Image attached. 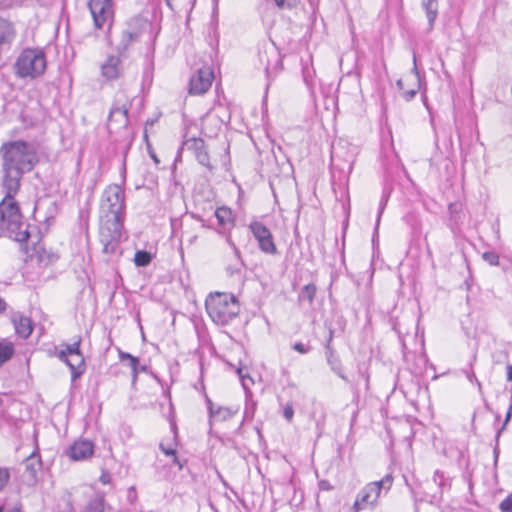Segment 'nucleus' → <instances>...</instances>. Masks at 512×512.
Masks as SVG:
<instances>
[{"label":"nucleus","instance_id":"40","mask_svg":"<svg viewBox=\"0 0 512 512\" xmlns=\"http://www.w3.org/2000/svg\"><path fill=\"white\" fill-rule=\"evenodd\" d=\"M510 417H511V410L509 409V411L507 412V415H506V417H505V421H504V423H503L502 427L497 431V434H496V439H497V440H498V438H499V436H500L501 432L504 430V428H505L506 424L509 422Z\"/></svg>","mask_w":512,"mask_h":512},{"label":"nucleus","instance_id":"55","mask_svg":"<svg viewBox=\"0 0 512 512\" xmlns=\"http://www.w3.org/2000/svg\"><path fill=\"white\" fill-rule=\"evenodd\" d=\"M3 508L0 506V512H2Z\"/></svg>","mask_w":512,"mask_h":512},{"label":"nucleus","instance_id":"41","mask_svg":"<svg viewBox=\"0 0 512 512\" xmlns=\"http://www.w3.org/2000/svg\"><path fill=\"white\" fill-rule=\"evenodd\" d=\"M226 241L227 243L230 245V247L234 250V253L237 257H240V251L239 249L236 247V245L234 244V242L232 241L231 237L230 236H227L226 238Z\"/></svg>","mask_w":512,"mask_h":512},{"label":"nucleus","instance_id":"15","mask_svg":"<svg viewBox=\"0 0 512 512\" xmlns=\"http://www.w3.org/2000/svg\"><path fill=\"white\" fill-rule=\"evenodd\" d=\"M94 452V444L86 439L75 441L68 449L67 455L74 461L90 458Z\"/></svg>","mask_w":512,"mask_h":512},{"label":"nucleus","instance_id":"16","mask_svg":"<svg viewBox=\"0 0 512 512\" xmlns=\"http://www.w3.org/2000/svg\"><path fill=\"white\" fill-rule=\"evenodd\" d=\"M123 73V66L119 56L110 55L101 65V74L106 80L118 79Z\"/></svg>","mask_w":512,"mask_h":512},{"label":"nucleus","instance_id":"44","mask_svg":"<svg viewBox=\"0 0 512 512\" xmlns=\"http://www.w3.org/2000/svg\"><path fill=\"white\" fill-rule=\"evenodd\" d=\"M319 487H320L321 490H326V491L331 489V485L326 480L320 481L319 482Z\"/></svg>","mask_w":512,"mask_h":512},{"label":"nucleus","instance_id":"10","mask_svg":"<svg viewBox=\"0 0 512 512\" xmlns=\"http://www.w3.org/2000/svg\"><path fill=\"white\" fill-rule=\"evenodd\" d=\"M356 156V148L339 141L332 145L331 162L332 165L342 172L350 173Z\"/></svg>","mask_w":512,"mask_h":512},{"label":"nucleus","instance_id":"17","mask_svg":"<svg viewBox=\"0 0 512 512\" xmlns=\"http://www.w3.org/2000/svg\"><path fill=\"white\" fill-rule=\"evenodd\" d=\"M332 338H333V331L330 330L329 338H328L327 344L325 346L327 363L330 366L331 370L335 374H337L341 379L347 380V377L345 376V374L343 372L341 360L336 355L334 349L331 346Z\"/></svg>","mask_w":512,"mask_h":512},{"label":"nucleus","instance_id":"14","mask_svg":"<svg viewBox=\"0 0 512 512\" xmlns=\"http://www.w3.org/2000/svg\"><path fill=\"white\" fill-rule=\"evenodd\" d=\"M214 78L213 71L209 67H203L191 77L189 92L191 94H203L210 88Z\"/></svg>","mask_w":512,"mask_h":512},{"label":"nucleus","instance_id":"51","mask_svg":"<svg viewBox=\"0 0 512 512\" xmlns=\"http://www.w3.org/2000/svg\"><path fill=\"white\" fill-rule=\"evenodd\" d=\"M238 374H239V376L241 377V379L243 381V385L245 386V383H244L245 376L242 374V370L241 369H238Z\"/></svg>","mask_w":512,"mask_h":512},{"label":"nucleus","instance_id":"11","mask_svg":"<svg viewBox=\"0 0 512 512\" xmlns=\"http://www.w3.org/2000/svg\"><path fill=\"white\" fill-rule=\"evenodd\" d=\"M258 60L268 80L276 76L282 69L281 53L273 43L259 50Z\"/></svg>","mask_w":512,"mask_h":512},{"label":"nucleus","instance_id":"23","mask_svg":"<svg viewBox=\"0 0 512 512\" xmlns=\"http://www.w3.org/2000/svg\"><path fill=\"white\" fill-rule=\"evenodd\" d=\"M422 8L425 10L428 20V30L431 31L438 16V1L437 0H423Z\"/></svg>","mask_w":512,"mask_h":512},{"label":"nucleus","instance_id":"13","mask_svg":"<svg viewBox=\"0 0 512 512\" xmlns=\"http://www.w3.org/2000/svg\"><path fill=\"white\" fill-rule=\"evenodd\" d=\"M248 227L262 252L272 255L277 253L273 235L268 227L257 220L251 221Z\"/></svg>","mask_w":512,"mask_h":512},{"label":"nucleus","instance_id":"19","mask_svg":"<svg viewBox=\"0 0 512 512\" xmlns=\"http://www.w3.org/2000/svg\"><path fill=\"white\" fill-rule=\"evenodd\" d=\"M14 328L16 334L21 338H28L33 331L32 320L29 317L23 315L14 316L13 319Z\"/></svg>","mask_w":512,"mask_h":512},{"label":"nucleus","instance_id":"50","mask_svg":"<svg viewBox=\"0 0 512 512\" xmlns=\"http://www.w3.org/2000/svg\"><path fill=\"white\" fill-rule=\"evenodd\" d=\"M457 207H458V205H457V204H450V206H449V210H450L451 212H452V211H455Z\"/></svg>","mask_w":512,"mask_h":512},{"label":"nucleus","instance_id":"1","mask_svg":"<svg viewBox=\"0 0 512 512\" xmlns=\"http://www.w3.org/2000/svg\"><path fill=\"white\" fill-rule=\"evenodd\" d=\"M124 219L125 192L117 184L109 185L101 196L99 228V241L107 260L112 256L121 255L120 242L123 237Z\"/></svg>","mask_w":512,"mask_h":512},{"label":"nucleus","instance_id":"54","mask_svg":"<svg viewBox=\"0 0 512 512\" xmlns=\"http://www.w3.org/2000/svg\"><path fill=\"white\" fill-rule=\"evenodd\" d=\"M494 453L497 456V453H498L497 448L494 449Z\"/></svg>","mask_w":512,"mask_h":512},{"label":"nucleus","instance_id":"28","mask_svg":"<svg viewBox=\"0 0 512 512\" xmlns=\"http://www.w3.org/2000/svg\"><path fill=\"white\" fill-rule=\"evenodd\" d=\"M84 512H104V497L96 496L91 499Z\"/></svg>","mask_w":512,"mask_h":512},{"label":"nucleus","instance_id":"31","mask_svg":"<svg viewBox=\"0 0 512 512\" xmlns=\"http://www.w3.org/2000/svg\"><path fill=\"white\" fill-rule=\"evenodd\" d=\"M482 258L492 266L499 265V255L493 251H487L482 254Z\"/></svg>","mask_w":512,"mask_h":512},{"label":"nucleus","instance_id":"35","mask_svg":"<svg viewBox=\"0 0 512 512\" xmlns=\"http://www.w3.org/2000/svg\"><path fill=\"white\" fill-rule=\"evenodd\" d=\"M293 349L300 354H307L308 352H310L311 347L309 345H305L301 342H296L293 345Z\"/></svg>","mask_w":512,"mask_h":512},{"label":"nucleus","instance_id":"52","mask_svg":"<svg viewBox=\"0 0 512 512\" xmlns=\"http://www.w3.org/2000/svg\"><path fill=\"white\" fill-rule=\"evenodd\" d=\"M139 371H146V366H141V367L138 366V372Z\"/></svg>","mask_w":512,"mask_h":512},{"label":"nucleus","instance_id":"20","mask_svg":"<svg viewBox=\"0 0 512 512\" xmlns=\"http://www.w3.org/2000/svg\"><path fill=\"white\" fill-rule=\"evenodd\" d=\"M206 402L210 419L225 421L232 418L235 414V412L228 407L219 406L215 409L213 402L208 397H206Z\"/></svg>","mask_w":512,"mask_h":512},{"label":"nucleus","instance_id":"37","mask_svg":"<svg viewBox=\"0 0 512 512\" xmlns=\"http://www.w3.org/2000/svg\"><path fill=\"white\" fill-rule=\"evenodd\" d=\"M294 415V410L291 404H287L283 411V416L287 421H292Z\"/></svg>","mask_w":512,"mask_h":512},{"label":"nucleus","instance_id":"7","mask_svg":"<svg viewBox=\"0 0 512 512\" xmlns=\"http://www.w3.org/2000/svg\"><path fill=\"white\" fill-rule=\"evenodd\" d=\"M151 28V23L142 17H133L126 22L125 28L121 32V37L116 45L119 55H123L130 45L140 41L145 32Z\"/></svg>","mask_w":512,"mask_h":512},{"label":"nucleus","instance_id":"24","mask_svg":"<svg viewBox=\"0 0 512 512\" xmlns=\"http://www.w3.org/2000/svg\"><path fill=\"white\" fill-rule=\"evenodd\" d=\"M119 359L120 361H128V365L130 366L132 370V376L133 381L137 379L138 376V365H139V359L127 352L119 351Z\"/></svg>","mask_w":512,"mask_h":512},{"label":"nucleus","instance_id":"34","mask_svg":"<svg viewBox=\"0 0 512 512\" xmlns=\"http://www.w3.org/2000/svg\"><path fill=\"white\" fill-rule=\"evenodd\" d=\"M278 8H291L296 5L297 0H274Z\"/></svg>","mask_w":512,"mask_h":512},{"label":"nucleus","instance_id":"27","mask_svg":"<svg viewBox=\"0 0 512 512\" xmlns=\"http://www.w3.org/2000/svg\"><path fill=\"white\" fill-rule=\"evenodd\" d=\"M316 286L312 283L305 285L299 293V301H307L312 304L316 294Z\"/></svg>","mask_w":512,"mask_h":512},{"label":"nucleus","instance_id":"49","mask_svg":"<svg viewBox=\"0 0 512 512\" xmlns=\"http://www.w3.org/2000/svg\"><path fill=\"white\" fill-rule=\"evenodd\" d=\"M7 512H22V511H21L20 507L15 506V507L9 509Z\"/></svg>","mask_w":512,"mask_h":512},{"label":"nucleus","instance_id":"48","mask_svg":"<svg viewBox=\"0 0 512 512\" xmlns=\"http://www.w3.org/2000/svg\"><path fill=\"white\" fill-rule=\"evenodd\" d=\"M6 307V302L0 297V313L4 312L6 310Z\"/></svg>","mask_w":512,"mask_h":512},{"label":"nucleus","instance_id":"22","mask_svg":"<svg viewBox=\"0 0 512 512\" xmlns=\"http://www.w3.org/2000/svg\"><path fill=\"white\" fill-rule=\"evenodd\" d=\"M41 468V457L37 451H33L25 460V472L30 476L31 480H35Z\"/></svg>","mask_w":512,"mask_h":512},{"label":"nucleus","instance_id":"2","mask_svg":"<svg viewBox=\"0 0 512 512\" xmlns=\"http://www.w3.org/2000/svg\"><path fill=\"white\" fill-rule=\"evenodd\" d=\"M0 160L1 187L11 193L20 190L23 175L33 170L38 163V155L32 143L13 140L0 146Z\"/></svg>","mask_w":512,"mask_h":512},{"label":"nucleus","instance_id":"29","mask_svg":"<svg viewBox=\"0 0 512 512\" xmlns=\"http://www.w3.org/2000/svg\"><path fill=\"white\" fill-rule=\"evenodd\" d=\"M152 260L151 254L147 251H137L134 256L135 265L138 267H144L150 264Z\"/></svg>","mask_w":512,"mask_h":512},{"label":"nucleus","instance_id":"39","mask_svg":"<svg viewBox=\"0 0 512 512\" xmlns=\"http://www.w3.org/2000/svg\"><path fill=\"white\" fill-rule=\"evenodd\" d=\"M386 202L387 200L385 198H382L381 202H380V205H379V210H378V215H377V219H376V230L378 229V226H379V223H380V219H381V215L385 209V206H386Z\"/></svg>","mask_w":512,"mask_h":512},{"label":"nucleus","instance_id":"38","mask_svg":"<svg viewBox=\"0 0 512 512\" xmlns=\"http://www.w3.org/2000/svg\"><path fill=\"white\" fill-rule=\"evenodd\" d=\"M386 202L387 200L385 198H382L381 202H380V205H379V210H378V215H377V219H376V230L378 229V226H379V223H380V219H381V215L385 209V206H386Z\"/></svg>","mask_w":512,"mask_h":512},{"label":"nucleus","instance_id":"9","mask_svg":"<svg viewBox=\"0 0 512 512\" xmlns=\"http://www.w3.org/2000/svg\"><path fill=\"white\" fill-rule=\"evenodd\" d=\"M81 338L72 344H66L65 349L59 351L58 358L65 362L71 370L72 380H76L85 372V360L80 352Z\"/></svg>","mask_w":512,"mask_h":512},{"label":"nucleus","instance_id":"21","mask_svg":"<svg viewBox=\"0 0 512 512\" xmlns=\"http://www.w3.org/2000/svg\"><path fill=\"white\" fill-rule=\"evenodd\" d=\"M215 217L223 230H230L234 226L232 210L226 206L217 208L215 210Z\"/></svg>","mask_w":512,"mask_h":512},{"label":"nucleus","instance_id":"32","mask_svg":"<svg viewBox=\"0 0 512 512\" xmlns=\"http://www.w3.org/2000/svg\"><path fill=\"white\" fill-rule=\"evenodd\" d=\"M10 480V471L6 467H0V491H2Z\"/></svg>","mask_w":512,"mask_h":512},{"label":"nucleus","instance_id":"4","mask_svg":"<svg viewBox=\"0 0 512 512\" xmlns=\"http://www.w3.org/2000/svg\"><path fill=\"white\" fill-rule=\"evenodd\" d=\"M206 310L218 325H226L240 312L238 299L233 294L215 293L210 295L205 302Z\"/></svg>","mask_w":512,"mask_h":512},{"label":"nucleus","instance_id":"36","mask_svg":"<svg viewBox=\"0 0 512 512\" xmlns=\"http://www.w3.org/2000/svg\"><path fill=\"white\" fill-rule=\"evenodd\" d=\"M433 480L436 484H438L440 487L445 486V479L443 472L436 470L433 476Z\"/></svg>","mask_w":512,"mask_h":512},{"label":"nucleus","instance_id":"33","mask_svg":"<svg viewBox=\"0 0 512 512\" xmlns=\"http://www.w3.org/2000/svg\"><path fill=\"white\" fill-rule=\"evenodd\" d=\"M502 512H512V494L500 503Z\"/></svg>","mask_w":512,"mask_h":512},{"label":"nucleus","instance_id":"47","mask_svg":"<svg viewBox=\"0 0 512 512\" xmlns=\"http://www.w3.org/2000/svg\"><path fill=\"white\" fill-rule=\"evenodd\" d=\"M173 462L178 465V468L181 470L183 468V463L179 460L177 455L173 457Z\"/></svg>","mask_w":512,"mask_h":512},{"label":"nucleus","instance_id":"42","mask_svg":"<svg viewBox=\"0 0 512 512\" xmlns=\"http://www.w3.org/2000/svg\"><path fill=\"white\" fill-rule=\"evenodd\" d=\"M160 448L168 456H173L174 457L176 455V450L173 449V448H165L163 446V444H160Z\"/></svg>","mask_w":512,"mask_h":512},{"label":"nucleus","instance_id":"6","mask_svg":"<svg viewBox=\"0 0 512 512\" xmlns=\"http://www.w3.org/2000/svg\"><path fill=\"white\" fill-rule=\"evenodd\" d=\"M393 477L387 474L379 481L368 483L358 493L357 498L352 506L353 512H359L368 507H374L380 496L381 490H389L392 486Z\"/></svg>","mask_w":512,"mask_h":512},{"label":"nucleus","instance_id":"46","mask_svg":"<svg viewBox=\"0 0 512 512\" xmlns=\"http://www.w3.org/2000/svg\"><path fill=\"white\" fill-rule=\"evenodd\" d=\"M507 380L512 381V365L507 366Z\"/></svg>","mask_w":512,"mask_h":512},{"label":"nucleus","instance_id":"53","mask_svg":"<svg viewBox=\"0 0 512 512\" xmlns=\"http://www.w3.org/2000/svg\"><path fill=\"white\" fill-rule=\"evenodd\" d=\"M152 158L155 160V162H158V159L156 158L155 155H152Z\"/></svg>","mask_w":512,"mask_h":512},{"label":"nucleus","instance_id":"30","mask_svg":"<svg viewBox=\"0 0 512 512\" xmlns=\"http://www.w3.org/2000/svg\"><path fill=\"white\" fill-rule=\"evenodd\" d=\"M197 159L198 163L208 168L210 171L213 169V166L210 163V158L208 155V152L206 150V147L202 149L200 152H197L196 155H194Z\"/></svg>","mask_w":512,"mask_h":512},{"label":"nucleus","instance_id":"8","mask_svg":"<svg viewBox=\"0 0 512 512\" xmlns=\"http://www.w3.org/2000/svg\"><path fill=\"white\" fill-rule=\"evenodd\" d=\"M88 8L94 28L109 34L114 22L113 0H89Z\"/></svg>","mask_w":512,"mask_h":512},{"label":"nucleus","instance_id":"45","mask_svg":"<svg viewBox=\"0 0 512 512\" xmlns=\"http://www.w3.org/2000/svg\"><path fill=\"white\" fill-rule=\"evenodd\" d=\"M100 481H101L103 484H107V483H109V481H110V476H109V474H107V473L102 474V475H101V477H100Z\"/></svg>","mask_w":512,"mask_h":512},{"label":"nucleus","instance_id":"3","mask_svg":"<svg viewBox=\"0 0 512 512\" xmlns=\"http://www.w3.org/2000/svg\"><path fill=\"white\" fill-rule=\"evenodd\" d=\"M5 197L0 202V230L17 242H25L30 234L28 224L23 221L15 196L19 191L11 192L3 189Z\"/></svg>","mask_w":512,"mask_h":512},{"label":"nucleus","instance_id":"26","mask_svg":"<svg viewBox=\"0 0 512 512\" xmlns=\"http://www.w3.org/2000/svg\"><path fill=\"white\" fill-rule=\"evenodd\" d=\"M14 346L10 342H0V367L14 355Z\"/></svg>","mask_w":512,"mask_h":512},{"label":"nucleus","instance_id":"12","mask_svg":"<svg viewBox=\"0 0 512 512\" xmlns=\"http://www.w3.org/2000/svg\"><path fill=\"white\" fill-rule=\"evenodd\" d=\"M130 104L127 99L117 97L110 109L107 127L109 131H119L126 128L129 123L128 112Z\"/></svg>","mask_w":512,"mask_h":512},{"label":"nucleus","instance_id":"43","mask_svg":"<svg viewBox=\"0 0 512 512\" xmlns=\"http://www.w3.org/2000/svg\"><path fill=\"white\" fill-rule=\"evenodd\" d=\"M467 378L469 379L470 382H476L478 387L481 388V383L476 378V375L474 372L467 373Z\"/></svg>","mask_w":512,"mask_h":512},{"label":"nucleus","instance_id":"25","mask_svg":"<svg viewBox=\"0 0 512 512\" xmlns=\"http://www.w3.org/2000/svg\"><path fill=\"white\" fill-rule=\"evenodd\" d=\"M204 148H205L204 140L201 138H195V137L185 140L182 145V149L191 151L194 155H196L197 152H200Z\"/></svg>","mask_w":512,"mask_h":512},{"label":"nucleus","instance_id":"5","mask_svg":"<svg viewBox=\"0 0 512 512\" xmlns=\"http://www.w3.org/2000/svg\"><path fill=\"white\" fill-rule=\"evenodd\" d=\"M45 53L38 48H25L14 64V71L19 78L35 79L46 70Z\"/></svg>","mask_w":512,"mask_h":512},{"label":"nucleus","instance_id":"18","mask_svg":"<svg viewBox=\"0 0 512 512\" xmlns=\"http://www.w3.org/2000/svg\"><path fill=\"white\" fill-rule=\"evenodd\" d=\"M413 64H414V67L412 69V72L414 73V77H415V80H416L415 86L413 88H411V89H405L404 88V80L399 79L396 82V85H397L398 89L401 91V96L406 101L412 100L416 96V94L418 92V89L420 87V84H419V72L417 70L416 55L415 54L413 55Z\"/></svg>","mask_w":512,"mask_h":512}]
</instances>
